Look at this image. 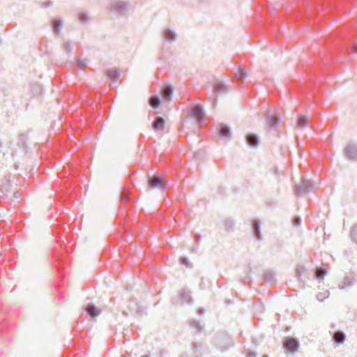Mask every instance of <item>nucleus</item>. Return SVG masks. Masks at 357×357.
<instances>
[{"label":"nucleus","mask_w":357,"mask_h":357,"mask_svg":"<svg viewBox=\"0 0 357 357\" xmlns=\"http://www.w3.org/2000/svg\"><path fill=\"white\" fill-rule=\"evenodd\" d=\"M284 345L287 350L292 353L297 351L298 348V342L293 338L288 339Z\"/></svg>","instance_id":"f257e3e1"},{"label":"nucleus","mask_w":357,"mask_h":357,"mask_svg":"<svg viewBox=\"0 0 357 357\" xmlns=\"http://www.w3.org/2000/svg\"><path fill=\"white\" fill-rule=\"evenodd\" d=\"M149 186L150 188L156 187L163 188L165 186V181L162 178L154 176L149 179Z\"/></svg>","instance_id":"f03ea898"},{"label":"nucleus","mask_w":357,"mask_h":357,"mask_svg":"<svg viewBox=\"0 0 357 357\" xmlns=\"http://www.w3.org/2000/svg\"><path fill=\"white\" fill-rule=\"evenodd\" d=\"M192 116L198 121H202L203 119V112L200 107L195 106L192 109Z\"/></svg>","instance_id":"7ed1b4c3"},{"label":"nucleus","mask_w":357,"mask_h":357,"mask_svg":"<svg viewBox=\"0 0 357 357\" xmlns=\"http://www.w3.org/2000/svg\"><path fill=\"white\" fill-rule=\"evenodd\" d=\"M346 155L349 158H354L357 155V148L352 145H349L345 149Z\"/></svg>","instance_id":"20e7f679"},{"label":"nucleus","mask_w":357,"mask_h":357,"mask_svg":"<svg viewBox=\"0 0 357 357\" xmlns=\"http://www.w3.org/2000/svg\"><path fill=\"white\" fill-rule=\"evenodd\" d=\"M247 141L251 146H257L259 144V138L255 135H250L247 137Z\"/></svg>","instance_id":"39448f33"},{"label":"nucleus","mask_w":357,"mask_h":357,"mask_svg":"<svg viewBox=\"0 0 357 357\" xmlns=\"http://www.w3.org/2000/svg\"><path fill=\"white\" fill-rule=\"evenodd\" d=\"M86 312L89 315L92 317H96L100 313L99 310H98L96 307L91 305L87 306Z\"/></svg>","instance_id":"423d86ee"},{"label":"nucleus","mask_w":357,"mask_h":357,"mask_svg":"<svg viewBox=\"0 0 357 357\" xmlns=\"http://www.w3.org/2000/svg\"><path fill=\"white\" fill-rule=\"evenodd\" d=\"M172 95V89L170 87H166L162 92V97L163 100H165L166 101H169L171 100Z\"/></svg>","instance_id":"0eeeda50"},{"label":"nucleus","mask_w":357,"mask_h":357,"mask_svg":"<svg viewBox=\"0 0 357 357\" xmlns=\"http://www.w3.org/2000/svg\"><path fill=\"white\" fill-rule=\"evenodd\" d=\"M280 121V119L276 116H269L267 119V125L268 127L272 128L278 125Z\"/></svg>","instance_id":"6e6552de"},{"label":"nucleus","mask_w":357,"mask_h":357,"mask_svg":"<svg viewBox=\"0 0 357 357\" xmlns=\"http://www.w3.org/2000/svg\"><path fill=\"white\" fill-rule=\"evenodd\" d=\"M335 342L342 344L345 340V336L342 332H336L333 336Z\"/></svg>","instance_id":"1a4fd4ad"},{"label":"nucleus","mask_w":357,"mask_h":357,"mask_svg":"<svg viewBox=\"0 0 357 357\" xmlns=\"http://www.w3.org/2000/svg\"><path fill=\"white\" fill-rule=\"evenodd\" d=\"M310 121L305 116H301L298 119L297 126L299 128H303L308 125Z\"/></svg>","instance_id":"9d476101"},{"label":"nucleus","mask_w":357,"mask_h":357,"mask_svg":"<svg viewBox=\"0 0 357 357\" xmlns=\"http://www.w3.org/2000/svg\"><path fill=\"white\" fill-rule=\"evenodd\" d=\"M165 121L162 118H157L153 123V128L155 130H160L164 127Z\"/></svg>","instance_id":"9b49d317"},{"label":"nucleus","mask_w":357,"mask_h":357,"mask_svg":"<svg viewBox=\"0 0 357 357\" xmlns=\"http://www.w3.org/2000/svg\"><path fill=\"white\" fill-rule=\"evenodd\" d=\"M220 135L223 137H229L231 135L229 129L225 126H221L220 129Z\"/></svg>","instance_id":"f8f14e48"},{"label":"nucleus","mask_w":357,"mask_h":357,"mask_svg":"<svg viewBox=\"0 0 357 357\" xmlns=\"http://www.w3.org/2000/svg\"><path fill=\"white\" fill-rule=\"evenodd\" d=\"M326 271L323 268H319L316 271V278L319 280H323L326 275Z\"/></svg>","instance_id":"ddd939ff"},{"label":"nucleus","mask_w":357,"mask_h":357,"mask_svg":"<svg viewBox=\"0 0 357 357\" xmlns=\"http://www.w3.org/2000/svg\"><path fill=\"white\" fill-rule=\"evenodd\" d=\"M108 76L114 81L118 79L119 73L116 70H111L108 72Z\"/></svg>","instance_id":"4468645a"},{"label":"nucleus","mask_w":357,"mask_h":357,"mask_svg":"<svg viewBox=\"0 0 357 357\" xmlns=\"http://www.w3.org/2000/svg\"><path fill=\"white\" fill-rule=\"evenodd\" d=\"M150 104L154 108L158 107L159 106V104H160L159 98L158 97H155V96L151 97V98L150 100Z\"/></svg>","instance_id":"2eb2a0df"},{"label":"nucleus","mask_w":357,"mask_h":357,"mask_svg":"<svg viewBox=\"0 0 357 357\" xmlns=\"http://www.w3.org/2000/svg\"><path fill=\"white\" fill-rule=\"evenodd\" d=\"M61 28V23L60 20H54L53 21V29H54V31H56V32H59Z\"/></svg>","instance_id":"dca6fc26"},{"label":"nucleus","mask_w":357,"mask_h":357,"mask_svg":"<svg viewBox=\"0 0 357 357\" xmlns=\"http://www.w3.org/2000/svg\"><path fill=\"white\" fill-rule=\"evenodd\" d=\"M165 37L168 40H173L174 39V33L169 30H167L165 32Z\"/></svg>","instance_id":"f3484780"},{"label":"nucleus","mask_w":357,"mask_h":357,"mask_svg":"<svg viewBox=\"0 0 357 357\" xmlns=\"http://www.w3.org/2000/svg\"><path fill=\"white\" fill-rule=\"evenodd\" d=\"M126 8V5L123 2L118 3L116 6H114V10H122Z\"/></svg>","instance_id":"a211bd4d"},{"label":"nucleus","mask_w":357,"mask_h":357,"mask_svg":"<svg viewBox=\"0 0 357 357\" xmlns=\"http://www.w3.org/2000/svg\"><path fill=\"white\" fill-rule=\"evenodd\" d=\"M351 235L353 239L357 242V225L353 227Z\"/></svg>","instance_id":"6ab92c4d"},{"label":"nucleus","mask_w":357,"mask_h":357,"mask_svg":"<svg viewBox=\"0 0 357 357\" xmlns=\"http://www.w3.org/2000/svg\"><path fill=\"white\" fill-rule=\"evenodd\" d=\"M253 229H254V232H255L257 238H259V225L257 222H255L254 224Z\"/></svg>","instance_id":"aec40b11"},{"label":"nucleus","mask_w":357,"mask_h":357,"mask_svg":"<svg viewBox=\"0 0 357 357\" xmlns=\"http://www.w3.org/2000/svg\"><path fill=\"white\" fill-rule=\"evenodd\" d=\"M304 271H305V268L303 266L298 267L296 269V274L298 275H301Z\"/></svg>","instance_id":"412c9836"},{"label":"nucleus","mask_w":357,"mask_h":357,"mask_svg":"<svg viewBox=\"0 0 357 357\" xmlns=\"http://www.w3.org/2000/svg\"><path fill=\"white\" fill-rule=\"evenodd\" d=\"M300 222H301V220L299 218H296L294 220V225H300Z\"/></svg>","instance_id":"4be33fe9"},{"label":"nucleus","mask_w":357,"mask_h":357,"mask_svg":"<svg viewBox=\"0 0 357 357\" xmlns=\"http://www.w3.org/2000/svg\"><path fill=\"white\" fill-rule=\"evenodd\" d=\"M222 88H223V86H222V85H221V84H218V85L216 86V89H217V90H220Z\"/></svg>","instance_id":"5701e85b"},{"label":"nucleus","mask_w":357,"mask_h":357,"mask_svg":"<svg viewBox=\"0 0 357 357\" xmlns=\"http://www.w3.org/2000/svg\"><path fill=\"white\" fill-rule=\"evenodd\" d=\"M243 75H240V79H243Z\"/></svg>","instance_id":"b1692460"}]
</instances>
